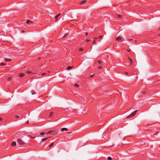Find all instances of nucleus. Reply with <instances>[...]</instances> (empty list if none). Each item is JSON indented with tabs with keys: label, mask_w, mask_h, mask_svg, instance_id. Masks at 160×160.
I'll return each mask as SVG.
<instances>
[{
	"label": "nucleus",
	"mask_w": 160,
	"mask_h": 160,
	"mask_svg": "<svg viewBox=\"0 0 160 160\" xmlns=\"http://www.w3.org/2000/svg\"><path fill=\"white\" fill-rule=\"evenodd\" d=\"M58 130L57 129H54L53 130L47 132V134H55L57 133Z\"/></svg>",
	"instance_id": "nucleus-1"
},
{
	"label": "nucleus",
	"mask_w": 160,
	"mask_h": 160,
	"mask_svg": "<svg viewBox=\"0 0 160 160\" xmlns=\"http://www.w3.org/2000/svg\"><path fill=\"white\" fill-rule=\"evenodd\" d=\"M17 142L20 145H24V143L20 139H18L17 140Z\"/></svg>",
	"instance_id": "nucleus-2"
},
{
	"label": "nucleus",
	"mask_w": 160,
	"mask_h": 160,
	"mask_svg": "<svg viewBox=\"0 0 160 160\" xmlns=\"http://www.w3.org/2000/svg\"><path fill=\"white\" fill-rule=\"evenodd\" d=\"M122 39V38L120 36H119V37H117L116 38V40L117 41H121Z\"/></svg>",
	"instance_id": "nucleus-3"
},
{
	"label": "nucleus",
	"mask_w": 160,
	"mask_h": 160,
	"mask_svg": "<svg viewBox=\"0 0 160 160\" xmlns=\"http://www.w3.org/2000/svg\"><path fill=\"white\" fill-rule=\"evenodd\" d=\"M137 112V110H136L135 111H134V112H132L131 114V116H132V117H133V116H134L136 114V113Z\"/></svg>",
	"instance_id": "nucleus-4"
},
{
	"label": "nucleus",
	"mask_w": 160,
	"mask_h": 160,
	"mask_svg": "<svg viewBox=\"0 0 160 160\" xmlns=\"http://www.w3.org/2000/svg\"><path fill=\"white\" fill-rule=\"evenodd\" d=\"M26 23L28 24H32L33 22L29 20H28L26 21Z\"/></svg>",
	"instance_id": "nucleus-5"
},
{
	"label": "nucleus",
	"mask_w": 160,
	"mask_h": 160,
	"mask_svg": "<svg viewBox=\"0 0 160 160\" xmlns=\"http://www.w3.org/2000/svg\"><path fill=\"white\" fill-rule=\"evenodd\" d=\"M87 1V0H83L80 3V5H82L85 3Z\"/></svg>",
	"instance_id": "nucleus-6"
},
{
	"label": "nucleus",
	"mask_w": 160,
	"mask_h": 160,
	"mask_svg": "<svg viewBox=\"0 0 160 160\" xmlns=\"http://www.w3.org/2000/svg\"><path fill=\"white\" fill-rule=\"evenodd\" d=\"M61 131L62 132H63L64 131H67L68 130V129L66 128H62L61 129Z\"/></svg>",
	"instance_id": "nucleus-7"
},
{
	"label": "nucleus",
	"mask_w": 160,
	"mask_h": 160,
	"mask_svg": "<svg viewBox=\"0 0 160 160\" xmlns=\"http://www.w3.org/2000/svg\"><path fill=\"white\" fill-rule=\"evenodd\" d=\"M128 60L130 62V65H131L132 63V59H131L130 57H128Z\"/></svg>",
	"instance_id": "nucleus-8"
},
{
	"label": "nucleus",
	"mask_w": 160,
	"mask_h": 160,
	"mask_svg": "<svg viewBox=\"0 0 160 160\" xmlns=\"http://www.w3.org/2000/svg\"><path fill=\"white\" fill-rule=\"evenodd\" d=\"M12 146H15L16 145V143L15 142L13 141L12 143Z\"/></svg>",
	"instance_id": "nucleus-9"
},
{
	"label": "nucleus",
	"mask_w": 160,
	"mask_h": 160,
	"mask_svg": "<svg viewBox=\"0 0 160 160\" xmlns=\"http://www.w3.org/2000/svg\"><path fill=\"white\" fill-rule=\"evenodd\" d=\"M24 76V74L22 73H21L19 74V76L20 77H23Z\"/></svg>",
	"instance_id": "nucleus-10"
},
{
	"label": "nucleus",
	"mask_w": 160,
	"mask_h": 160,
	"mask_svg": "<svg viewBox=\"0 0 160 160\" xmlns=\"http://www.w3.org/2000/svg\"><path fill=\"white\" fill-rule=\"evenodd\" d=\"M53 114H54V113L53 112H50V113L49 115V117H52L53 115Z\"/></svg>",
	"instance_id": "nucleus-11"
},
{
	"label": "nucleus",
	"mask_w": 160,
	"mask_h": 160,
	"mask_svg": "<svg viewBox=\"0 0 160 160\" xmlns=\"http://www.w3.org/2000/svg\"><path fill=\"white\" fill-rule=\"evenodd\" d=\"M61 15L60 13H58L56 16H55V19L56 20H57L58 19V18Z\"/></svg>",
	"instance_id": "nucleus-12"
},
{
	"label": "nucleus",
	"mask_w": 160,
	"mask_h": 160,
	"mask_svg": "<svg viewBox=\"0 0 160 160\" xmlns=\"http://www.w3.org/2000/svg\"><path fill=\"white\" fill-rule=\"evenodd\" d=\"M48 138H43L42 139L41 142H44L45 141H46V140H47Z\"/></svg>",
	"instance_id": "nucleus-13"
},
{
	"label": "nucleus",
	"mask_w": 160,
	"mask_h": 160,
	"mask_svg": "<svg viewBox=\"0 0 160 160\" xmlns=\"http://www.w3.org/2000/svg\"><path fill=\"white\" fill-rule=\"evenodd\" d=\"M116 17L117 18H122V16L118 14L116 15Z\"/></svg>",
	"instance_id": "nucleus-14"
},
{
	"label": "nucleus",
	"mask_w": 160,
	"mask_h": 160,
	"mask_svg": "<svg viewBox=\"0 0 160 160\" xmlns=\"http://www.w3.org/2000/svg\"><path fill=\"white\" fill-rule=\"evenodd\" d=\"M53 144H54V143L53 142L51 143L49 145V147H50V148L53 145Z\"/></svg>",
	"instance_id": "nucleus-15"
},
{
	"label": "nucleus",
	"mask_w": 160,
	"mask_h": 160,
	"mask_svg": "<svg viewBox=\"0 0 160 160\" xmlns=\"http://www.w3.org/2000/svg\"><path fill=\"white\" fill-rule=\"evenodd\" d=\"M4 60L5 61H10L11 60L10 59H7V58H5L4 59Z\"/></svg>",
	"instance_id": "nucleus-16"
},
{
	"label": "nucleus",
	"mask_w": 160,
	"mask_h": 160,
	"mask_svg": "<svg viewBox=\"0 0 160 160\" xmlns=\"http://www.w3.org/2000/svg\"><path fill=\"white\" fill-rule=\"evenodd\" d=\"M72 67L71 66H69L67 68V69L68 70H69L71 69L72 68Z\"/></svg>",
	"instance_id": "nucleus-17"
},
{
	"label": "nucleus",
	"mask_w": 160,
	"mask_h": 160,
	"mask_svg": "<svg viewBox=\"0 0 160 160\" xmlns=\"http://www.w3.org/2000/svg\"><path fill=\"white\" fill-rule=\"evenodd\" d=\"M31 93H32V95H34V94H36V92H35L33 91V90H32L31 91Z\"/></svg>",
	"instance_id": "nucleus-18"
},
{
	"label": "nucleus",
	"mask_w": 160,
	"mask_h": 160,
	"mask_svg": "<svg viewBox=\"0 0 160 160\" xmlns=\"http://www.w3.org/2000/svg\"><path fill=\"white\" fill-rule=\"evenodd\" d=\"M46 73H43L42 74H41V76H40V78H41L43 76L46 75Z\"/></svg>",
	"instance_id": "nucleus-19"
},
{
	"label": "nucleus",
	"mask_w": 160,
	"mask_h": 160,
	"mask_svg": "<svg viewBox=\"0 0 160 160\" xmlns=\"http://www.w3.org/2000/svg\"><path fill=\"white\" fill-rule=\"evenodd\" d=\"M132 117V116H131V114H130V115H129L127 117V118H131Z\"/></svg>",
	"instance_id": "nucleus-20"
},
{
	"label": "nucleus",
	"mask_w": 160,
	"mask_h": 160,
	"mask_svg": "<svg viewBox=\"0 0 160 160\" xmlns=\"http://www.w3.org/2000/svg\"><path fill=\"white\" fill-rule=\"evenodd\" d=\"M47 133L46 132H41L40 133V134L41 135H44L45 134V133Z\"/></svg>",
	"instance_id": "nucleus-21"
},
{
	"label": "nucleus",
	"mask_w": 160,
	"mask_h": 160,
	"mask_svg": "<svg viewBox=\"0 0 160 160\" xmlns=\"http://www.w3.org/2000/svg\"><path fill=\"white\" fill-rule=\"evenodd\" d=\"M26 72L27 73H28V74H30V73H32V72H31V71H27Z\"/></svg>",
	"instance_id": "nucleus-22"
},
{
	"label": "nucleus",
	"mask_w": 160,
	"mask_h": 160,
	"mask_svg": "<svg viewBox=\"0 0 160 160\" xmlns=\"http://www.w3.org/2000/svg\"><path fill=\"white\" fill-rule=\"evenodd\" d=\"M68 35V34H64V36H63V38H65L66 37H67Z\"/></svg>",
	"instance_id": "nucleus-23"
},
{
	"label": "nucleus",
	"mask_w": 160,
	"mask_h": 160,
	"mask_svg": "<svg viewBox=\"0 0 160 160\" xmlns=\"http://www.w3.org/2000/svg\"><path fill=\"white\" fill-rule=\"evenodd\" d=\"M112 159L111 157H109L108 158V160H111Z\"/></svg>",
	"instance_id": "nucleus-24"
},
{
	"label": "nucleus",
	"mask_w": 160,
	"mask_h": 160,
	"mask_svg": "<svg viewBox=\"0 0 160 160\" xmlns=\"http://www.w3.org/2000/svg\"><path fill=\"white\" fill-rule=\"evenodd\" d=\"M98 62L99 64H101L102 63V62H101V61H100V60H98Z\"/></svg>",
	"instance_id": "nucleus-25"
},
{
	"label": "nucleus",
	"mask_w": 160,
	"mask_h": 160,
	"mask_svg": "<svg viewBox=\"0 0 160 160\" xmlns=\"http://www.w3.org/2000/svg\"><path fill=\"white\" fill-rule=\"evenodd\" d=\"M79 85L78 84H75V86L76 87H79Z\"/></svg>",
	"instance_id": "nucleus-26"
},
{
	"label": "nucleus",
	"mask_w": 160,
	"mask_h": 160,
	"mask_svg": "<svg viewBox=\"0 0 160 160\" xmlns=\"http://www.w3.org/2000/svg\"><path fill=\"white\" fill-rule=\"evenodd\" d=\"M93 44H96V40H94L93 41Z\"/></svg>",
	"instance_id": "nucleus-27"
},
{
	"label": "nucleus",
	"mask_w": 160,
	"mask_h": 160,
	"mask_svg": "<svg viewBox=\"0 0 160 160\" xmlns=\"http://www.w3.org/2000/svg\"><path fill=\"white\" fill-rule=\"evenodd\" d=\"M83 50V48H81L79 49V51H82Z\"/></svg>",
	"instance_id": "nucleus-28"
},
{
	"label": "nucleus",
	"mask_w": 160,
	"mask_h": 160,
	"mask_svg": "<svg viewBox=\"0 0 160 160\" xmlns=\"http://www.w3.org/2000/svg\"><path fill=\"white\" fill-rule=\"evenodd\" d=\"M94 75H95L94 74H92L90 76V77L91 78H93L94 76Z\"/></svg>",
	"instance_id": "nucleus-29"
},
{
	"label": "nucleus",
	"mask_w": 160,
	"mask_h": 160,
	"mask_svg": "<svg viewBox=\"0 0 160 160\" xmlns=\"http://www.w3.org/2000/svg\"><path fill=\"white\" fill-rule=\"evenodd\" d=\"M142 94H144L146 93V92L144 91H142Z\"/></svg>",
	"instance_id": "nucleus-30"
},
{
	"label": "nucleus",
	"mask_w": 160,
	"mask_h": 160,
	"mask_svg": "<svg viewBox=\"0 0 160 160\" xmlns=\"http://www.w3.org/2000/svg\"><path fill=\"white\" fill-rule=\"evenodd\" d=\"M12 77H9L8 78V81H10L12 80Z\"/></svg>",
	"instance_id": "nucleus-31"
},
{
	"label": "nucleus",
	"mask_w": 160,
	"mask_h": 160,
	"mask_svg": "<svg viewBox=\"0 0 160 160\" xmlns=\"http://www.w3.org/2000/svg\"><path fill=\"white\" fill-rule=\"evenodd\" d=\"M29 137L30 138H35V137H32L31 135H29Z\"/></svg>",
	"instance_id": "nucleus-32"
},
{
	"label": "nucleus",
	"mask_w": 160,
	"mask_h": 160,
	"mask_svg": "<svg viewBox=\"0 0 160 160\" xmlns=\"http://www.w3.org/2000/svg\"><path fill=\"white\" fill-rule=\"evenodd\" d=\"M0 65H1V66H4L5 65V64L4 63H1Z\"/></svg>",
	"instance_id": "nucleus-33"
},
{
	"label": "nucleus",
	"mask_w": 160,
	"mask_h": 160,
	"mask_svg": "<svg viewBox=\"0 0 160 160\" xmlns=\"http://www.w3.org/2000/svg\"><path fill=\"white\" fill-rule=\"evenodd\" d=\"M90 41V39H87L86 40V42H89Z\"/></svg>",
	"instance_id": "nucleus-34"
},
{
	"label": "nucleus",
	"mask_w": 160,
	"mask_h": 160,
	"mask_svg": "<svg viewBox=\"0 0 160 160\" xmlns=\"http://www.w3.org/2000/svg\"><path fill=\"white\" fill-rule=\"evenodd\" d=\"M102 37H103L101 35V36H99V39H100Z\"/></svg>",
	"instance_id": "nucleus-35"
},
{
	"label": "nucleus",
	"mask_w": 160,
	"mask_h": 160,
	"mask_svg": "<svg viewBox=\"0 0 160 160\" xmlns=\"http://www.w3.org/2000/svg\"><path fill=\"white\" fill-rule=\"evenodd\" d=\"M15 118H19V116L18 115H16L15 116Z\"/></svg>",
	"instance_id": "nucleus-36"
},
{
	"label": "nucleus",
	"mask_w": 160,
	"mask_h": 160,
	"mask_svg": "<svg viewBox=\"0 0 160 160\" xmlns=\"http://www.w3.org/2000/svg\"><path fill=\"white\" fill-rule=\"evenodd\" d=\"M125 75H128V73L127 72H125Z\"/></svg>",
	"instance_id": "nucleus-37"
},
{
	"label": "nucleus",
	"mask_w": 160,
	"mask_h": 160,
	"mask_svg": "<svg viewBox=\"0 0 160 160\" xmlns=\"http://www.w3.org/2000/svg\"><path fill=\"white\" fill-rule=\"evenodd\" d=\"M98 68L99 69H101L102 68V66H99V67H98Z\"/></svg>",
	"instance_id": "nucleus-38"
},
{
	"label": "nucleus",
	"mask_w": 160,
	"mask_h": 160,
	"mask_svg": "<svg viewBox=\"0 0 160 160\" xmlns=\"http://www.w3.org/2000/svg\"><path fill=\"white\" fill-rule=\"evenodd\" d=\"M94 40H95L96 39H98V38L94 37Z\"/></svg>",
	"instance_id": "nucleus-39"
},
{
	"label": "nucleus",
	"mask_w": 160,
	"mask_h": 160,
	"mask_svg": "<svg viewBox=\"0 0 160 160\" xmlns=\"http://www.w3.org/2000/svg\"><path fill=\"white\" fill-rule=\"evenodd\" d=\"M128 40H129V41H131V40H132V39H131V38H129L128 39Z\"/></svg>",
	"instance_id": "nucleus-40"
},
{
	"label": "nucleus",
	"mask_w": 160,
	"mask_h": 160,
	"mask_svg": "<svg viewBox=\"0 0 160 160\" xmlns=\"http://www.w3.org/2000/svg\"><path fill=\"white\" fill-rule=\"evenodd\" d=\"M2 120V119L0 117V121H1Z\"/></svg>",
	"instance_id": "nucleus-41"
},
{
	"label": "nucleus",
	"mask_w": 160,
	"mask_h": 160,
	"mask_svg": "<svg viewBox=\"0 0 160 160\" xmlns=\"http://www.w3.org/2000/svg\"><path fill=\"white\" fill-rule=\"evenodd\" d=\"M127 51H128V52H130V50H129V49H128V50H127Z\"/></svg>",
	"instance_id": "nucleus-42"
},
{
	"label": "nucleus",
	"mask_w": 160,
	"mask_h": 160,
	"mask_svg": "<svg viewBox=\"0 0 160 160\" xmlns=\"http://www.w3.org/2000/svg\"><path fill=\"white\" fill-rule=\"evenodd\" d=\"M85 33L86 34V36H87L88 35V33L87 32H86Z\"/></svg>",
	"instance_id": "nucleus-43"
},
{
	"label": "nucleus",
	"mask_w": 160,
	"mask_h": 160,
	"mask_svg": "<svg viewBox=\"0 0 160 160\" xmlns=\"http://www.w3.org/2000/svg\"><path fill=\"white\" fill-rule=\"evenodd\" d=\"M22 32H25V31H22Z\"/></svg>",
	"instance_id": "nucleus-44"
},
{
	"label": "nucleus",
	"mask_w": 160,
	"mask_h": 160,
	"mask_svg": "<svg viewBox=\"0 0 160 160\" xmlns=\"http://www.w3.org/2000/svg\"><path fill=\"white\" fill-rule=\"evenodd\" d=\"M38 59H41V58H38Z\"/></svg>",
	"instance_id": "nucleus-45"
},
{
	"label": "nucleus",
	"mask_w": 160,
	"mask_h": 160,
	"mask_svg": "<svg viewBox=\"0 0 160 160\" xmlns=\"http://www.w3.org/2000/svg\"><path fill=\"white\" fill-rule=\"evenodd\" d=\"M158 35L160 36V34H159Z\"/></svg>",
	"instance_id": "nucleus-46"
},
{
	"label": "nucleus",
	"mask_w": 160,
	"mask_h": 160,
	"mask_svg": "<svg viewBox=\"0 0 160 160\" xmlns=\"http://www.w3.org/2000/svg\"><path fill=\"white\" fill-rule=\"evenodd\" d=\"M159 29H160V28H159Z\"/></svg>",
	"instance_id": "nucleus-47"
}]
</instances>
